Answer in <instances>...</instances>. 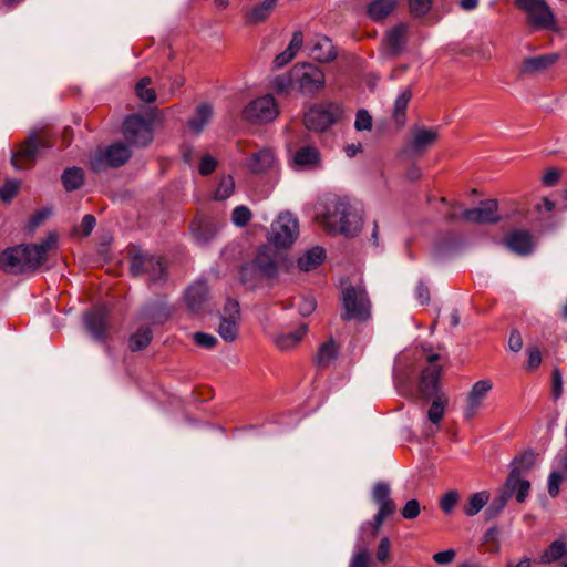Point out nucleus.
<instances>
[{
    "label": "nucleus",
    "mask_w": 567,
    "mask_h": 567,
    "mask_svg": "<svg viewBox=\"0 0 567 567\" xmlns=\"http://www.w3.org/2000/svg\"><path fill=\"white\" fill-rule=\"evenodd\" d=\"M390 486L384 482H378L372 489V499L379 506L373 522H364L359 529L355 540V551L351 557L349 567H368L370 561L369 543L379 533L384 519L395 512V504L390 497Z\"/></svg>",
    "instance_id": "nucleus-1"
},
{
    "label": "nucleus",
    "mask_w": 567,
    "mask_h": 567,
    "mask_svg": "<svg viewBox=\"0 0 567 567\" xmlns=\"http://www.w3.org/2000/svg\"><path fill=\"white\" fill-rule=\"evenodd\" d=\"M317 217L329 234L346 237L357 236L363 225L361 209L348 198L333 196L327 198L318 210Z\"/></svg>",
    "instance_id": "nucleus-2"
},
{
    "label": "nucleus",
    "mask_w": 567,
    "mask_h": 567,
    "mask_svg": "<svg viewBox=\"0 0 567 567\" xmlns=\"http://www.w3.org/2000/svg\"><path fill=\"white\" fill-rule=\"evenodd\" d=\"M56 248V235L50 233L34 245H18L0 254V269L11 274L37 271L45 262L50 251Z\"/></svg>",
    "instance_id": "nucleus-3"
},
{
    "label": "nucleus",
    "mask_w": 567,
    "mask_h": 567,
    "mask_svg": "<svg viewBox=\"0 0 567 567\" xmlns=\"http://www.w3.org/2000/svg\"><path fill=\"white\" fill-rule=\"evenodd\" d=\"M131 155L132 153L127 145L116 142L106 147L99 148L90 161V167L94 172H102L110 167H120L130 159Z\"/></svg>",
    "instance_id": "nucleus-4"
},
{
    "label": "nucleus",
    "mask_w": 567,
    "mask_h": 567,
    "mask_svg": "<svg viewBox=\"0 0 567 567\" xmlns=\"http://www.w3.org/2000/svg\"><path fill=\"white\" fill-rule=\"evenodd\" d=\"M343 320H367L370 317V301L361 287L349 286L342 291Z\"/></svg>",
    "instance_id": "nucleus-5"
},
{
    "label": "nucleus",
    "mask_w": 567,
    "mask_h": 567,
    "mask_svg": "<svg viewBox=\"0 0 567 567\" xmlns=\"http://www.w3.org/2000/svg\"><path fill=\"white\" fill-rule=\"evenodd\" d=\"M292 80L302 94H315L326 84L322 70L311 63L296 65L292 70Z\"/></svg>",
    "instance_id": "nucleus-6"
},
{
    "label": "nucleus",
    "mask_w": 567,
    "mask_h": 567,
    "mask_svg": "<svg viewBox=\"0 0 567 567\" xmlns=\"http://www.w3.org/2000/svg\"><path fill=\"white\" fill-rule=\"evenodd\" d=\"M515 4L527 13L528 23L537 29L555 25V14L545 0H515Z\"/></svg>",
    "instance_id": "nucleus-7"
},
{
    "label": "nucleus",
    "mask_w": 567,
    "mask_h": 567,
    "mask_svg": "<svg viewBox=\"0 0 567 567\" xmlns=\"http://www.w3.org/2000/svg\"><path fill=\"white\" fill-rule=\"evenodd\" d=\"M122 133L126 142L136 147H145L153 140L151 123L140 115L127 116L123 123Z\"/></svg>",
    "instance_id": "nucleus-8"
},
{
    "label": "nucleus",
    "mask_w": 567,
    "mask_h": 567,
    "mask_svg": "<svg viewBox=\"0 0 567 567\" xmlns=\"http://www.w3.org/2000/svg\"><path fill=\"white\" fill-rule=\"evenodd\" d=\"M279 114L278 105L271 94L252 100L243 111V116L251 123H268Z\"/></svg>",
    "instance_id": "nucleus-9"
},
{
    "label": "nucleus",
    "mask_w": 567,
    "mask_h": 567,
    "mask_svg": "<svg viewBox=\"0 0 567 567\" xmlns=\"http://www.w3.org/2000/svg\"><path fill=\"white\" fill-rule=\"evenodd\" d=\"M298 234V219L289 212L280 214L271 225V241L277 247L287 248L291 246Z\"/></svg>",
    "instance_id": "nucleus-10"
},
{
    "label": "nucleus",
    "mask_w": 567,
    "mask_h": 567,
    "mask_svg": "<svg viewBox=\"0 0 567 567\" xmlns=\"http://www.w3.org/2000/svg\"><path fill=\"white\" fill-rule=\"evenodd\" d=\"M340 113L338 104H319L308 110L303 122L308 130L323 132L337 121Z\"/></svg>",
    "instance_id": "nucleus-11"
},
{
    "label": "nucleus",
    "mask_w": 567,
    "mask_h": 567,
    "mask_svg": "<svg viewBox=\"0 0 567 567\" xmlns=\"http://www.w3.org/2000/svg\"><path fill=\"white\" fill-rule=\"evenodd\" d=\"M437 138L439 131L436 128L413 126L403 152L408 156H422L435 144Z\"/></svg>",
    "instance_id": "nucleus-12"
},
{
    "label": "nucleus",
    "mask_w": 567,
    "mask_h": 567,
    "mask_svg": "<svg viewBox=\"0 0 567 567\" xmlns=\"http://www.w3.org/2000/svg\"><path fill=\"white\" fill-rule=\"evenodd\" d=\"M239 303L228 299L224 306L218 324V334L226 342H233L238 337V324L240 322Z\"/></svg>",
    "instance_id": "nucleus-13"
},
{
    "label": "nucleus",
    "mask_w": 567,
    "mask_h": 567,
    "mask_svg": "<svg viewBox=\"0 0 567 567\" xmlns=\"http://www.w3.org/2000/svg\"><path fill=\"white\" fill-rule=\"evenodd\" d=\"M131 272L134 276H146L151 281L156 282L165 277V266L154 256L136 254L131 261Z\"/></svg>",
    "instance_id": "nucleus-14"
},
{
    "label": "nucleus",
    "mask_w": 567,
    "mask_h": 567,
    "mask_svg": "<svg viewBox=\"0 0 567 567\" xmlns=\"http://www.w3.org/2000/svg\"><path fill=\"white\" fill-rule=\"evenodd\" d=\"M45 146L47 144L38 137L35 132L30 133L28 138L20 144L19 150L12 154V166L16 169H23L27 164L37 159L40 148Z\"/></svg>",
    "instance_id": "nucleus-15"
},
{
    "label": "nucleus",
    "mask_w": 567,
    "mask_h": 567,
    "mask_svg": "<svg viewBox=\"0 0 567 567\" xmlns=\"http://www.w3.org/2000/svg\"><path fill=\"white\" fill-rule=\"evenodd\" d=\"M492 389L493 382L489 379L480 380L472 385L466 395L465 406L463 409V415L465 419L470 420L477 414Z\"/></svg>",
    "instance_id": "nucleus-16"
},
{
    "label": "nucleus",
    "mask_w": 567,
    "mask_h": 567,
    "mask_svg": "<svg viewBox=\"0 0 567 567\" xmlns=\"http://www.w3.org/2000/svg\"><path fill=\"white\" fill-rule=\"evenodd\" d=\"M530 483L527 478L518 474V470H511L505 483L498 492L508 501L512 497L518 503H524L529 496Z\"/></svg>",
    "instance_id": "nucleus-17"
},
{
    "label": "nucleus",
    "mask_w": 567,
    "mask_h": 567,
    "mask_svg": "<svg viewBox=\"0 0 567 567\" xmlns=\"http://www.w3.org/2000/svg\"><path fill=\"white\" fill-rule=\"evenodd\" d=\"M497 202L495 199L482 200L477 207L465 209L461 218L472 224H492L499 220L497 214Z\"/></svg>",
    "instance_id": "nucleus-18"
},
{
    "label": "nucleus",
    "mask_w": 567,
    "mask_h": 567,
    "mask_svg": "<svg viewBox=\"0 0 567 567\" xmlns=\"http://www.w3.org/2000/svg\"><path fill=\"white\" fill-rule=\"evenodd\" d=\"M185 302L189 311L200 313L208 309L209 289L205 281L192 284L185 291Z\"/></svg>",
    "instance_id": "nucleus-19"
},
{
    "label": "nucleus",
    "mask_w": 567,
    "mask_h": 567,
    "mask_svg": "<svg viewBox=\"0 0 567 567\" xmlns=\"http://www.w3.org/2000/svg\"><path fill=\"white\" fill-rule=\"evenodd\" d=\"M281 259L282 256L279 251L272 247L265 246L259 249L254 264L264 277L272 278L277 275Z\"/></svg>",
    "instance_id": "nucleus-20"
},
{
    "label": "nucleus",
    "mask_w": 567,
    "mask_h": 567,
    "mask_svg": "<svg viewBox=\"0 0 567 567\" xmlns=\"http://www.w3.org/2000/svg\"><path fill=\"white\" fill-rule=\"evenodd\" d=\"M107 311L104 307H95L83 317L87 332L97 341H102L106 330Z\"/></svg>",
    "instance_id": "nucleus-21"
},
{
    "label": "nucleus",
    "mask_w": 567,
    "mask_h": 567,
    "mask_svg": "<svg viewBox=\"0 0 567 567\" xmlns=\"http://www.w3.org/2000/svg\"><path fill=\"white\" fill-rule=\"evenodd\" d=\"M440 375L441 367L437 364H431L422 371L420 389L424 398L429 399L441 394Z\"/></svg>",
    "instance_id": "nucleus-22"
},
{
    "label": "nucleus",
    "mask_w": 567,
    "mask_h": 567,
    "mask_svg": "<svg viewBox=\"0 0 567 567\" xmlns=\"http://www.w3.org/2000/svg\"><path fill=\"white\" fill-rule=\"evenodd\" d=\"M276 154L271 148H262L254 153L247 161L246 166L252 174H261L276 165Z\"/></svg>",
    "instance_id": "nucleus-23"
},
{
    "label": "nucleus",
    "mask_w": 567,
    "mask_h": 567,
    "mask_svg": "<svg viewBox=\"0 0 567 567\" xmlns=\"http://www.w3.org/2000/svg\"><path fill=\"white\" fill-rule=\"evenodd\" d=\"M505 246L518 255H527L533 249L532 236L527 230L516 229L504 238Z\"/></svg>",
    "instance_id": "nucleus-24"
},
{
    "label": "nucleus",
    "mask_w": 567,
    "mask_h": 567,
    "mask_svg": "<svg viewBox=\"0 0 567 567\" xmlns=\"http://www.w3.org/2000/svg\"><path fill=\"white\" fill-rule=\"evenodd\" d=\"M337 50L332 41L324 35H317L312 40L310 55L318 62L327 63L337 58Z\"/></svg>",
    "instance_id": "nucleus-25"
},
{
    "label": "nucleus",
    "mask_w": 567,
    "mask_h": 567,
    "mask_svg": "<svg viewBox=\"0 0 567 567\" xmlns=\"http://www.w3.org/2000/svg\"><path fill=\"white\" fill-rule=\"evenodd\" d=\"M293 163L303 169H316L320 166L321 154L313 145H303L293 154Z\"/></svg>",
    "instance_id": "nucleus-26"
},
{
    "label": "nucleus",
    "mask_w": 567,
    "mask_h": 567,
    "mask_svg": "<svg viewBox=\"0 0 567 567\" xmlns=\"http://www.w3.org/2000/svg\"><path fill=\"white\" fill-rule=\"evenodd\" d=\"M559 59L557 53H548L526 59L522 65V72L534 74L543 72L554 65Z\"/></svg>",
    "instance_id": "nucleus-27"
},
{
    "label": "nucleus",
    "mask_w": 567,
    "mask_h": 567,
    "mask_svg": "<svg viewBox=\"0 0 567 567\" xmlns=\"http://www.w3.org/2000/svg\"><path fill=\"white\" fill-rule=\"evenodd\" d=\"M217 231V225L208 219H199L192 224L193 237L198 245H206L212 241Z\"/></svg>",
    "instance_id": "nucleus-28"
},
{
    "label": "nucleus",
    "mask_w": 567,
    "mask_h": 567,
    "mask_svg": "<svg viewBox=\"0 0 567 567\" xmlns=\"http://www.w3.org/2000/svg\"><path fill=\"white\" fill-rule=\"evenodd\" d=\"M405 33L406 27L404 24L396 25L386 33L383 44L390 54L395 55L403 50Z\"/></svg>",
    "instance_id": "nucleus-29"
},
{
    "label": "nucleus",
    "mask_w": 567,
    "mask_h": 567,
    "mask_svg": "<svg viewBox=\"0 0 567 567\" xmlns=\"http://www.w3.org/2000/svg\"><path fill=\"white\" fill-rule=\"evenodd\" d=\"M396 4L398 0H372L367 12L372 20L382 21L393 12Z\"/></svg>",
    "instance_id": "nucleus-30"
},
{
    "label": "nucleus",
    "mask_w": 567,
    "mask_h": 567,
    "mask_svg": "<svg viewBox=\"0 0 567 567\" xmlns=\"http://www.w3.org/2000/svg\"><path fill=\"white\" fill-rule=\"evenodd\" d=\"M278 0H262L252 7L246 14V20L250 24H258L265 21L274 11Z\"/></svg>",
    "instance_id": "nucleus-31"
},
{
    "label": "nucleus",
    "mask_w": 567,
    "mask_h": 567,
    "mask_svg": "<svg viewBox=\"0 0 567 567\" xmlns=\"http://www.w3.org/2000/svg\"><path fill=\"white\" fill-rule=\"evenodd\" d=\"M213 107L208 103H203L197 106L195 115L188 121L189 128L198 134L209 123L213 117Z\"/></svg>",
    "instance_id": "nucleus-32"
},
{
    "label": "nucleus",
    "mask_w": 567,
    "mask_h": 567,
    "mask_svg": "<svg viewBox=\"0 0 567 567\" xmlns=\"http://www.w3.org/2000/svg\"><path fill=\"white\" fill-rule=\"evenodd\" d=\"M323 259L324 250L320 247H313L298 258L297 266L302 271H310L317 268Z\"/></svg>",
    "instance_id": "nucleus-33"
},
{
    "label": "nucleus",
    "mask_w": 567,
    "mask_h": 567,
    "mask_svg": "<svg viewBox=\"0 0 567 567\" xmlns=\"http://www.w3.org/2000/svg\"><path fill=\"white\" fill-rule=\"evenodd\" d=\"M411 89L404 87L399 92L394 101L392 116L399 126H403L405 124V111L409 102L411 101Z\"/></svg>",
    "instance_id": "nucleus-34"
},
{
    "label": "nucleus",
    "mask_w": 567,
    "mask_h": 567,
    "mask_svg": "<svg viewBox=\"0 0 567 567\" xmlns=\"http://www.w3.org/2000/svg\"><path fill=\"white\" fill-rule=\"evenodd\" d=\"M561 560L567 565V548L563 540H554L540 556V563L551 564Z\"/></svg>",
    "instance_id": "nucleus-35"
},
{
    "label": "nucleus",
    "mask_w": 567,
    "mask_h": 567,
    "mask_svg": "<svg viewBox=\"0 0 567 567\" xmlns=\"http://www.w3.org/2000/svg\"><path fill=\"white\" fill-rule=\"evenodd\" d=\"M337 357H338V347H337L334 340L330 339L329 341H327L319 348L317 355L315 358V363L319 368H327L332 362H334Z\"/></svg>",
    "instance_id": "nucleus-36"
},
{
    "label": "nucleus",
    "mask_w": 567,
    "mask_h": 567,
    "mask_svg": "<svg viewBox=\"0 0 567 567\" xmlns=\"http://www.w3.org/2000/svg\"><path fill=\"white\" fill-rule=\"evenodd\" d=\"M307 324L300 326L296 331L281 333L276 337L275 343L281 350H289L293 348L307 333Z\"/></svg>",
    "instance_id": "nucleus-37"
},
{
    "label": "nucleus",
    "mask_w": 567,
    "mask_h": 567,
    "mask_svg": "<svg viewBox=\"0 0 567 567\" xmlns=\"http://www.w3.org/2000/svg\"><path fill=\"white\" fill-rule=\"evenodd\" d=\"M488 501L489 493L487 491H481L472 494L464 506V514L470 517L478 514Z\"/></svg>",
    "instance_id": "nucleus-38"
},
{
    "label": "nucleus",
    "mask_w": 567,
    "mask_h": 567,
    "mask_svg": "<svg viewBox=\"0 0 567 567\" xmlns=\"http://www.w3.org/2000/svg\"><path fill=\"white\" fill-rule=\"evenodd\" d=\"M61 179H62L64 188L68 192H72L82 186L83 181H84V174L81 168L71 167V168H66L63 172Z\"/></svg>",
    "instance_id": "nucleus-39"
},
{
    "label": "nucleus",
    "mask_w": 567,
    "mask_h": 567,
    "mask_svg": "<svg viewBox=\"0 0 567 567\" xmlns=\"http://www.w3.org/2000/svg\"><path fill=\"white\" fill-rule=\"evenodd\" d=\"M449 403V399L445 394H439L433 400L429 411L427 419L434 423L439 424L444 416L445 408Z\"/></svg>",
    "instance_id": "nucleus-40"
},
{
    "label": "nucleus",
    "mask_w": 567,
    "mask_h": 567,
    "mask_svg": "<svg viewBox=\"0 0 567 567\" xmlns=\"http://www.w3.org/2000/svg\"><path fill=\"white\" fill-rule=\"evenodd\" d=\"M152 340V330L150 328H141L128 340L131 351H140L146 348Z\"/></svg>",
    "instance_id": "nucleus-41"
},
{
    "label": "nucleus",
    "mask_w": 567,
    "mask_h": 567,
    "mask_svg": "<svg viewBox=\"0 0 567 567\" xmlns=\"http://www.w3.org/2000/svg\"><path fill=\"white\" fill-rule=\"evenodd\" d=\"M535 454L532 451H526L522 455L515 457L511 463V470H518V474L524 475L529 472L535 465Z\"/></svg>",
    "instance_id": "nucleus-42"
},
{
    "label": "nucleus",
    "mask_w": 567,
    "mask_h": 567,
    "mask_svg": "<svg viewBox=\"0 0 567 567\" xmlns=\"http://www.w3.org/2000/svg\"><path fill=\"white\" fill-rule=\"evenodd\" d=\"M235 190V181L231 175L223 176L214 193L215 200H225L229 198Z\"/></svg>",
    "instance_id": "nucleus-43"
},
{
    "label": "nucleus",
    "mask_w": 567,
    "mask_h": 567,
    "mask_svg": "<svg viewBox=\"0 0 567 567\" xmlns=\"http://www.w3.org/2000/svg\"><path fill=\"white\" fill-rule=\"evenodd\" d=\"M151 78L148 76H145V78H142L136 86H135V91H136V94L137 96L146 102V103H151V102H154L155 99H156V93L153 89L148 87L150 84H151Z\"/></svg>",
    "instance_id": "nucleus-44"
},
{
    "label": "nucleus",
    "mask_w": 567,
    "mask_h": 567,
    "mask_svg": "<svg viewBox=\"0 0 567 567\" xmlns=\"http://www.w3.org/2000/svg\"><path fill=\"white\" fill-rule=\"evenodd\" d=\"M507 503H508V499L497 491L496 496L489 503V505L487 506V508L485 511L486 518L494 519L495 517H497L502 513V511L505 508Z\"/></svg>",
    "instance_id": "nucleus-45"
},
{
    "label": "nucleus",
    "mask_w": 567,
    "mask_h": 567,
    "mask_svg": "<svg viewBox=\"0 0 567 567\" xmlns=\"http://www.w3.org/2000/svg\"><path fill=\"white\" fill-rule=\"evenodd\" d=\"M460 501V494L457 491L452 489L445 493L440 499V508L445 513L450 514L457 502Z\"/></svg>",
    "instance_id": "nucleus-46"
},
{
    "label": "nucleus",
    "mask_w": 567,
    "mask_h": 567,
    "mask_svg": "<svg viewBox=\"0 0 567 567\" xmlns=\"http://www.w3.org/2000/svg\"><path fill=\"white\" fill-rule=\"evenodd\" d=\"M250 219H251V213L248 207L241 205V206L235 207V209L233 210L231 221L236 226L244 227L249 223Z\"/></svg>",
    "instance_id": "nucleus-47"
},
{
    "label": "nucleus",
    "mask_w": 567,
    "mask_h": 567,
    "mask_svg": "<svg viewBox=\"0 0 567 567\" xmlns=\"http://www.w3.org/2000/svg\"><path fill=\"white\" fill-rule=\"evenodd\" d=\"M354 127L360 132L372 128V117L367 110H359L357 112Z\"/></svg>",
    "instance_id": "nucleus-48"
},
{
    "label": "nucleus",
    "mask_w": 567,
    "mask_h": 567,
    "mask_svg": "<svg viewBox=\"0 0 567 567\" xmlns=\"http://www.w3.org/2000/svg\"><path fill=\"white\" fill-rule=\"evenodd\" d=\"M410 11L414 17H423L425 16L431 7L432 1L431 0H410L409 3Z\"/></svg>",
    "instance_id": "nucleus-49"
},
{
    "label": "nucleus",
    "mask_w": 567,
    "mask_h": 567,
    "mask_svg": "<svg viewBox=\"0 0 567 567\" xmlns=\"http://www.w3.org/2000/svg\"><path fill=\"white\" fill-rule=\"evenodd\" d=\"M563 478H564V474L558 470H555L549 474V476H548V494L551 497H555L558 495Z\"/></svg>",
    "instance_id": "nucleus-50"
},
{
    "label": "nucleus",
    "mask_w": 567,
    "mask_h": 567,
    "mask_svg": "<svg viewBox=\"0 0 567 567\" xmlns=\"http://www.w3.org/2000/svg\"><path fill=\"white\" fill-rule=\"evenodd\" d=\"M19 182L9 181L2 187H0V199L3 202L11 200L18 193Z\"/></svg>",
    "instance_id": "nucleus-51"
},
{
    "label": "nucleus",
    "mask_w": 567,
    "mask_h": 567,
    "mask_svg": "<svg viewBox=\"0 0 567 567\" xmlns=\"http://www.w3.org/2000/svg\"><path fill=\"white\" fill-rule=\"evenodd\" d=\"M317 307V302L313 297L306 296L300 298V302L298 303V311L302 317H307L311 315Z\"/></svg>",
    "instance_id": "nucleus-52"
},
{
    "label": "nucleus",
    "mask_w": 567,
    "mask_h": 567,
    "mask_svg": "<svg viewBox=\"0 0 567 567\" xmlns=\"http://www.w3.org/2000/svg\"><path fill=\"white\" fill-rule=\"evenodd\" d=\"M217 161L210 155H205L202 157L199 162L198 171L202 175L206 176L212 174L215 171Z\"/></svg>",
    "instance_id": "nucleus-53"
},
{
    "label": "nucleus",
    "mask_w": 567,
    "mask_h": 567,
    "mask_svg": "<svg viewBox=\"0 0 567 567\" xmlns=\"http://www.w3.org/2000/svg\"><path fill=\"white\" fill-rule=\"evenodd\" d=\"M420 514V504L416 499H410L406 502L402 509V516L405 519H414Z\"/></svg>",
    "instance_id": "nucleus-54"
},
{
    "label": "nucleus",
    "mask_w": 567,
    "mask_h": 567,
    "mask_svg": "<svg viewBox=\"0 0 567 567\" xmlns=\"http://www.w3.org/2000/svg\"><path fill=\"white\" fill-rule=\"evenodd\" d=\"M194 341L203 348L210 349L216 344L217 339L209 333L196 332L194 333Z\"/></svg>",
    "instance_id": "nucleus-55"
},
{
    "label": "nucleus",
    "mask_w": 567,
    "mask_h": 567,
    "mask_svg": "<svg viewBox=\"0 0 567 567\" xmlns=\"http://www.w3.org/2000/svg\"><path fill=\"white\" fill-rule=\"evenodd\" d=\"M302 44H303V34L301 31H296V32H293L290 43L286 50L292 56H296L297 52L300 50Z\"/></svg>",
    "instance_id": "nucleus-56"
},
{
    "label": "nucleus",
    "mask_w": 567,
    "mask_h": 567,
    "mask_svg": "<svg viewBox=\"0 0 567 567\" xmlns=\"http://www.w3.org/2000/svg\"><path fill=\"white\" fill-rule=\"evenodd\" d=\"M390 555V539L388 537H383L378 546L377 558L379 561L384 563L388 560Z\"/></svg>",
    "instance_id": "nucleus-57"
},
{
    "label": "nucleus",
    "mask_w": 567,
    "mask_h": 567,
    "mask_svg": "<svg viewBox=\"0 0 567 567\" xmlns=\"http://www.w3.org/2000/svg\"><path fill=\"white\" fill-rule=\"evenodd\" d=\"M51 214L50 209H42L34 214L29 221V229L33 231L39 227Z\"/></svg>",
    "instance_id": "nucleus-58"
},
{
    "label": "nucleus",
    "mask_w": 567,
    "mask_h": 567,
    "mask_svg": "<svg viewBox=\"0 0 567 567\" xmlns=\"http://www.w3.org/2000/svg\"><path fill=\"white\" fill-rule=\"evenodd\" d=\"M455 550L454 549H447L443 551H439L434 554L433 560L439 565H446L453 561L455 558Z\"/></svg>",
    "instance_id": "nucleus-59"
},
{
    "label": "nucleus",
    "mask_w": 567,
    "mask_h": 567,
    "mask_svg": "<svg viewBox=\"0 0 567 567\" xmlns=\"http://www.w3.org/2000/svg\"><path fill=\"white\" fill-rule=\"evenodd\" d=\"M563 393V375L558 369L553 371V396L560 398Z\"/></svg>",
    "instance_id": "nucleus-60"
},
{
    "label": "nucleus",
    "mask_w": 567,
    "mask_h": 567,
    "mask_svg": "<svg viewBox=\"0 0 567 567\" xmlns=\"http://www.w3.org/2000/svg\"><path fill=\"white\" fill-rule=\"evenodd\" d=\"M416 298L421 305L429 303L430 301V290L426 285L423 282H419L415 289Z\"/></svg>",
    "instance_id": "nucleus-61"
},
{
    "label": "nucleus",
    "mask_w": 567,
    "mask_h": 567,
    "mask_svg": "<svg viewBox=\"0 0 567 567\" xmlns=\"http://www.w3.org/2000/svg\"><path fill=\"white\" fill-rule=\"evenodd\" d=\"M96 220L95 217L91 214H87L83 217L81 223L82 233L84 236H89L93 228L95 227Z\"/></svg>",
    "instance_id": "nucleus-62"
},
{
    "label": "nucleus",
    "mask_w": 567,
    "mask_h": 567,
    "mask_svg": "<svg viewBox=\"0 0 567 567\" xmlns=\"http://www.w3.org/2000/svg\"><path fill=\"white\" fill-rule=\"evenodd\" d=\"M508 347L512 351L518 352L523 348V340L518 331H513L508 339Z\"/></svg>",
    "instance_id": "nucleus-63"
},
{
    "label": "nucleus",
    "mask_w": 567,
    "mask_h": 567,
    "mask_svg": "<svg viewBox=\"0 0 567 567\" xmlns=\"http://www.w3.org/2000/svg\"><path fill=\"white\" fill-rule=\"evenodd\" d=\"M542 362V355L538 349H533L529 351L528 354V361H527V369L534 370L539 367Z\"/></svg>",
    "instance_id": "nucleus-64"
}]
</instances>
